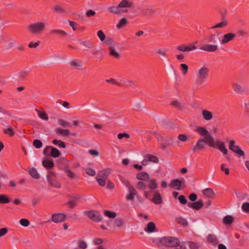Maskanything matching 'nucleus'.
I'll use <instances>...</instances> for the list:
<instances>
[{"label": "nucleus", "mask_w": 249, "mask_h": 249, "mask_svg": "<svg viewBox=\"0 0 249 249\" xmlns=\"http://www.w3.org/2000/svg\"><path fill=\"white\" fill-rule=\"evenodd\" d=\"M205 144H207L212 147H215L216 146L217 148L224 155L228 154V150L226 148L224 142L218 140L215 141L214 138L209 133L204 138H201Z\"/></svg>", "instance_id": "1"}, {"label": "nucleus", "mask_w": 249, "mask_h": 249, "mask_svg": "<svg viewBox=\"0 0 249 249\" xmlns=\"http://www.w3.org/2000/svg\"><path fill=\"white\" fill-rule=\"evenodd\" d=\"M160 243L165 247L170 248H178L180 246L179 240L172 236H164L160 239Z\"/></svg>", "instance_id": "2"}, {"label": "nucleus", "mask_w": 249, "mask_h": 249, "mask_svg": "<svg viewBox=\"0 0 249 249\" xmlns=\"http://www.w3.org/2000/svg\"><path fill=\"white\" fill-rule=\"evenodd\" d=\"M46 23L44 22H36L28 26L27 30L33 35L40 34L46 30Z\"/></svg>", "instance_id": "3"}, {"label": "nucleus", "mask_w": 249, "mask_h": 249, "mask_svg": "<svg viewBox=\"0 0 249 249\" xmlns=\"http://www.w3.org/2000/svg\"><path fill=\"white\" fill-rule=\"evenodd\" d=\"M209 69L203 67L199 69L197 72V78L195 81V84L196 87L201 86L205 82L208 76Z\"/></svg>", "instance_id": "4"}, {"label": "nucleus", "mask_w": 249, "mask_h": 249, "mask_svg": "<svg viewBox=\"0 0 249 249\" xmlns=\"http://www.w3.org/2000/svg\"><path fill=\"white\" fill-rule=\"evenodd\" d=\"M59 160L63 162L65 164L64 170L66 176L71 179L76 178V175L71 170L68 164V160L64 157L60 158L59 159Z\"/></svg>", "instance_id": "5"}, {"label": "nucleus", "mask_w": 249, "mask_h": 249, "mask_svg": "<svg viewBox=\"0 0 249 249\" xmlns=\"http://www.w3.org/2000/svg\"><path fill=\"white\" fill-rule=\"evenodd\" d=\"M86 215L92 221L99 222L102 220L103 217L100 213L94 210L89 211L86 213Z\"/></svg>", "instance_id": "6"}, {"label": "nucleus", "mask_w": 249, "mask_h": 249, "mask_svg": "<svg viewBox=\"0 0 249 249\" xmlns=\"http://www.w3.org/2000/svg\"><path fill=\"white\" fill-rule=\"evenodd\" d=\"M47 178L49 185L54 188H60L61 183L56 180L55 174L54 172L49 171L47 176Z\"/></svg>", "instance_id": "7"}, {"label": "nucleus", "mask_w": 249, "mask_h": 249, "mask_svg": "<svg viewBox=\"0 0 249 249\" xmlns=\"http://www.w3.org/2000/svg\"><path fill=\"white\" fill-rule=\"evenodd\" d=\"M229 149L240 156L242 157L245 155V152L240 148L239 146L235 144V142L234 140L230 141Z\"/></svg>", "instance_id": "8"}, {"label": "nucleus", "mask_w": 249, "mask_h": 249, "mask_svg": "<svg viewBox=\"0 0 249 249\" xmlns=\"http://www.w3.org/2000/svg\"><path fill=\"white\" fill-rule=\"evenodd\" d=\"M159 161V158L156 156L151 154H146L143 157V159L142 161V164L143 166H146L148 165L149 162L157 163Z\"/></svg>", "instance_id": "9"}, {"label": "nucleus", "mask_w": 249, "mask_h": 249, "mask_svg": "<svg viewBox=\"0 0 249 249\" xmlns=\"http://www.w3.org/2000/svg\"><path fill=\"white\" fill-rule=\"evenodd\" d=\"M206 148V144L202 139L199 138L196 142L195 145L192 148L193 153H196L204 150Z\"/></svg>", "instance_id": "10"}, {"label": "nucleus", "mask_w": 249, "mask_h": 249, "mask_svg": "<svg viewBox=\"0 0 249 249\" xmlns=\"http://www.w3.org/2000/svg\"><path fill=\"white\" fill-rule=\"evenodd\" d=\"M177 50L182 52H190L197 49L196 46L193 44H190L188 45L181 44L177 46Z\"/></svg>", "instance_id": "11"}, {"label": "nucleus", "mask_w": 249, "mask_h": 249, "mask_svg": "<svg viewBox=\"0 0 249 249\" xmlns=\"http://www.w3.org/2000/svg\"><path fill=\"white\" fill-rule=\"evenodd\" d=\"M66 216L62 213H54L52 215L51 220L55 223L62 222L65 220Z\"/></svg>", "instance_id": "12"}, {"label": "nucleus", "mask_w": 249, "mask_h": 249, "mask_svg": "<svg viewBox=\"0 0 249 249\" xmlns=\"http://www.w3.org/2000/svg\"><path fill=\"white\" fill-rule=\"evenodd\" d=\"M218 45L217 44H205L200 47L201 50L208 52H213L218 50Z\"/></svg>", "instance_id": "13"}, {"label": "nucleus", "mask_w": 249, "mask_h": 249, "mask_svg": "<svg viewBox=\"0 0 249 249\" xmlns=\"http://www.w3.org/2000/svg\"><path fill=\"white\" fill-rule=\"evenodd\" d=\"M236 35L233 33H228L223 35L221 40L222 44H226L234 39Z\"/></svg>", "instance_id": "14"}, {"label": "nucleus", "mask_w": 249, "mask_h": 249, "mask_svg": "<svg viewBox=\"0 0 249 249\" xmlns=\"http://www.w3.org/2000/svg\"><path fill=\"white\" fill-rule=\"evenodd\" d=\"M203 206L204 203L203 202L202 200L201 199H199L196 202L189 203L188 204V207L196 210H198L200 209L203 207Z\"/></svg>", "instance_id": "15"}, {"label": "nucleus", "mask_w": 249, "mask_h": 249, "mask_svg": "<svg viewBox=\"0 0 249 249\" xmlns=\"http://www.w3.org/2000/svg\"><path fill=\"white\" fill-rule=\"evenodd\" d=\"M118 4L121 9L134 7V2L131 0H122Z\"/></svg>", "instance_id": "16"}, {"label": "nucleus", "mask_w": 249, "mask_h": 249, "mask_svg": "<svg viewBox=\"0 0 249 249\" xmlns=\"http://www.w3.org/2000/svg\"><path fill=\"white\" fill-rule=\"evenodd\" d=\"M207 241L213 246H216L219 242L218 238L213 234H209L207 237Z\"/></svg>", "instance_id": "17"}, {"label": "nucleus", "mask_w": 249, "mask_h": 249, "mask_svg": "<svg viewBox=\"0 0 249 249\" xmlns=\"http://www.w3.org/2000/svg\"><path fill=\"white\" fill-rule=\"evenodd\" d=\"M108 10L110 13L117 15L121 14L122 12H127V10H122L120 7H119V4L117 6H112L109 7L108 8Z\"/></svg>", "instance_id": "18"}, {"label": "nucleus", "mask_w": 249, "mask_h": 249, "mask_svg": "<svg viewBox=\"0 0 249 249\" xmlns=\"http://www.w3.org/2000/svg\"><path fill=\"white\" fill-rule=\"evenodd\" d=\"M201 113L203 119L205 121H210L213 118V113L208 110L203 109Z\"/></svg>", "instance_id": "19"}, {"label": "nucleus", "mask_w": 249, "mask_h": 249, "mask_svg": "<svg viewBox=\"0 0 249 249\" xmlns=\"http://www.w3.org/2000/svg\"><path fill=\"white\" fill-rule=\"evenodd\" d=\"M151 201L155 204H160L162 203V199L161 195L159 192H156L154 194L153 198Z\"/></svg>", "instance_id": "20"}, {"label": "nucleus", "mask_w": 249, "mask_h": 249, "mask_svg": "<svg viewBox=\"0 0 249 249\" xmlns=\"http://www.w3.org/2000/svg\"><path fill=\"white\" fill-rule=\"evenodd\" d=\"M111 173V169L110 168H106L102 171L98 172L97 176L104 178L107 179Z\"/></svg>", "instance_id": "21"}, {"label": "nucleus", "mask_w": 249, "mask_h": 249, "mask_svg": "<svg viewBox=\"0 0 249 249\" xmlns=\"http://www.w3.org/2000/svg\"><path fill=\"white\" fill-rule=\"evenodd\" d=\"M141 11L142 15L147 17H150L156 12V11L153 9L147 8H142Z\"/></svg>", "instance_id": "22"}, {"label": "nucleus", "mask_w": 249, "mask_h": 249, "mask_svg": "<svg viewBox=\"0 0 249 249\" xmlns=\"http://www.w3.org/2000/svg\"><path fill=\"white\" fill-rule=\"evenodd\" d=\"M202 194L205 196L210 198H214L215 196V193L212 188H206L203 190Z\"/></svg>", "instance_id": "23"}, {"label": "nucleus", "mask_w": 249, "mask_h": 249, "mask_svg": "<svg viewBox=\"0 0 249 249\" xmlns=\"http://www.w3.org/2000/svg\"><path fill=\"white\" fill-rule=\"evenodd\" d=\"M54 131L57 135H60L62 136H68L70 135L71 132L68 129L56 128Z\"/></svg>", "instance_id": "24"}, {"label": "nucleus", "mask_w": 249, "mask_h": 249, "mask_svg": "<svg viewBox=\"0 0 249 249\" xmlns=\"http://www.w3.org/2000/svg\"><path fill=\"white\" fill-rule=\"evenodd\" d=\"M70 66L74 69L78 70H83L84 68L81 62L76 60H73L70 63Z\"/></svg>", "instance_id": "25"}, {"label": "nucleus", "mask_w": 249, "mask_h": 249, "mask_svg": "<svg viewBox=\"0 0 249 249\" xmlns=\"http://www.w3.org/2000/svg\"><path fill=\"white\" fill-rule=\"evenodd\" d=\"M149 177V174L145 172H140L136 175V178L140 180H146Z\"/></svg>", "instance_id": "26"}, {"label": "nucleus", "mask_w": 249, "mask_h": 249, "mask_svg": "<svg viewBox=\"0 0 249 249\" xmlns=\"http://www.w3.org/2000/svg\"><path fill=\"white\" fill-rule=\"evenodd\" d=\"M28 173L34 178L37 179L40 178V175L35 168H30L28 170Z\"/></svg>", "instance_id": "27"}, {"label": "nucleus", "mask_w": 249, "mask_h": 249, "mask_svg": "<svg viewBox=\"0 0 249 249\" xmlns=\"http://www.w3.org/2000/svg\"><path fill=\"white\" fill-rule=\"evenodd\" d=\"M51 34H57L60 37H64L67 36V33L64 30L60 29H52L50 31Z\"/></svg>", "instance_id": "28"}, {"label": "nucleus", "mask_w": 249, "mask_h": 249, "mask_svg": "<svg viewBox=\"0 0 249 249\" xmlns=\"http://www.w3.org/2000/svg\"><path fill=\"white\" fill-rule=\"evenodd\" d=\"M181 184V181L178 179H175L171 181L170 185L172 188H174L177 190H180Z\"/></svg>", "instance_id": "29"}, {"label": "nucleus", "mask_w": 249, "mask_h": 249, "mask_svg": "<svg viewBox=\"0 0 249 249\" xmlns=\"http://www.w3.org/2000/svg\"><path fill=\"white\" fill-rule=\"evenodd\" d=\"M128 21L126 18H123L119 20L118 23L116 25V27L118 29H121L126 26L128 24Z\"/></svg>", "instance_id": "30"}, {"label": "nucleus", "mask_w": 249, "mask_h": 249, "mask_svg": "<svg viewBox=\"0 0 249 249\" xmlns=\"http://www.w3.org/2000/svg\"><path fill=\"white\" fill-rule=\"evenodd\" d=\"M109 51V54L115 58L119 59L121 57V54L115 50V48L113 46H109L108 47Z\"/></svg>", "instance_id": "31"}, {"label": "nucleus", "mask_w": 249, "mask_h": 249, "mask_svg": "<svg viewBox=\"0 0 249 249\" xmlns=\"http://www.w3.org/2000/svg\"><path fill=\"white\" fill-rule=\"evenodd\" d=\"M196 131L201 136L205 137L209 134V131L207 129L206 127L203 126L198 127L196 129Z\"/></svg>", "instance_id": "32"}, {"label": "nucleus", "mask_w": 249, "mask_h": 249, "mask_svg": "<svg viewBox=\"0 0 249 249\" xmlns=\"http://www.w3.org/2000/svg\"><path fill=\"white\" fill-rule=\"evenodd\" d=\"M170 105L180 110H183L184 108L183 105L178 100H173L170 102Z\"/></svg>", "instance_id": "33"}, {"label": "nucleus", "mask_w": 249, "mask_h": 249, "mask_svg": "<svg viewBox=\"0 0 249 249\" xmlns=\"http://www.w3.org/2000/svg\"><path fill=\"white\" fill-rule=\"evenodd\" d=\"M166 70L170 76L174 77L176 75V70L172 64L169 63L166 65Z\"/></svg>", "instance_id": "34"}, {"label": "nucleus", "mask_w": 249, "mask_h": 249, "mask_svg": "<svg viewBox=\"0 0 249 249\" xmlns=\"http://www.w3.org/2000/svg\"><path fill=\"white\" fill-rule=\"evenodd\" d=\"M148 187L151 190H154L158 188L157 181L155 179L149 178L148 182Z\"/></svg>", "instance_id": "35"}, {"label": "nucleus", "mask_w": 249, "mask_h": 249, "mask_svg": "<svg viewBox=\"0 0 249 249\" xmlns=\"http://www.w3.org/2000/svg\"><path fill=\"white\" fill-rule=\"evenodd\" d=\"M232 87L234 91L237 93H241L244 91V88L243 86L238 83H234L232 84Z\"/></svg>", "instance_id": "36"}, {"label": "nucleus", "mask_w": 249, "mask_h": 249, "mask_svg": "<svg viewBox=\"0 0 249 249\" xmlns=\"http://www.w3.org/2000/svg\"><path fill=\"white\" fill-rule=\"evenodd\" d=\"M42 165L47 169H51L54 166V163L52 160H44L42 162Z\"/></svg>", "instance_id": "37"}, {"label": "nucleus", "mask_w": 249, "mask_h": 249, "mask_svg": "<svg viewBox=\"0 0 249 249\" xmlns=\"http://www.w3.org/2000/svg\"><path fill=\"white\" fill-rule=\"evenodd\" d=\"M187 245L190 249H200L201 245L199 243L193 241L187 242Z\"/></svg>", "instance_id": "38"}, {"label": "nucleus", "mask_w": 249, "mask_h": 249, "mask_svg": "<svg viewBox=\"0 0 249 249\" xmlns=\"http://www.w3.org/2000/svg\"><path fill=\"white\" fill-rule=\"evenodd\" d=\"M155 229L156 225L155 223L153 222H150L148 223L145 231L147 232L151 233L155 231Z\"/></svg>", "instance_id": "39"}, {"label": "nucleus", "mask_w": 249, "mask_h": 249, "mask_svg": "<svg viewBox=\"0 0 249 249\" xmlns=\"http://www.w3.org/2000/svg\"><path fill=\"white\" fill-rule=\"evenodd\" d=\"M60 155V152L55 147L52 146L51 151V156L54 158H58Z\"/></svg>", "instance_id": "40"}, {"label": "nucleus", "mask_w": 249, "mask_h": 249, "mask_svg": "<svg viewBox=\"0 0 249 249\" xmlns=\"http://www.w3.org/2000/svg\"><path fill=\"white\" fill-rule=\"evenodd\" d=\"M234 220L233 217L231 215H227L223 219V222L225 225L231 224Z\"/></svg>", "instance_id": "41"}, {"label": "nucleus", "mask_w": 249, "mask_h": 249, "mask_svg": "<svg viewBox=\"0 0 249 249\" xmlns=\"http://www.w3.org/2000/svg\"><path fill=\"white\" fill-rule=\"evenodd\" d=\"M36 111L37 112L38 117L44 120L47 121L49 119L47 114L44 111H40L36 109Z\"/></svg>", "instance_id": "42"}, {"label": "nucleus", "mask_w": 249, "mask_h": 249, "mask_svg": "<svg viewBox=\"0 0 249 249\" xmlns=\"http://www.w3.org/2000/svg\"><path fill=\"white\" fill-rule=\"evenodd\" d=\"M124 223V219L122 218H118L114 221V226L115 227H120Z\"/></svg>", "instance_id": "43"}, {"label": "nucleus", "mask_w": 249, "mask_h": 249, "mask_svg": "<svg viewBox=\"0 0 249 249\" xmlns=\"http://www.w3.org/2000/svg\"><path fill=\"white\" fill-rule=\"evenodd\" d=\"M104 213L105 215L110 218H114L117 216V213L115 212L108 210H105Z\"/></svg>", "instance_id": "44"}, {"label": "nucleus", "mask_w": 249, "mask_h": 249, "mask_svg": "<svg viewBox=\"0 0 249 249\" xmlns=\"http://www.w3.org/2000/svg\"><path fill=\"white\" fill-rule=\"evenodd\" d=\"M227 25H228V21L226 20H224L222 21H221V22L212 27L211 28V29L224 28V27H226Z\"/></svg>", "instance_id": "45"}, {"label": "nucleus", "mask_w": 249, "mask_h": 249, "mask_svg": "<svg viewBox=\"0 0 249 249\" xmlns=\"http://www.w3.org/2000/svg\"><path fill=\"white\" fill-rule=\"evenodd\" d=\"M10 202V199L7 196L3 194H0V203L6 204Z\"/></svg>", "instance_id": "46"}, {"label": "nucleus", "mask_w": 249, "mask_h": 249, "mask_svg": "<svg viewBox=\"0 0 249 249\" xmlns=\"http://www.w3.org/2000/svg\"><path fill=\"white\" fill-rule=\"evenodd\" d=\"M52 143L54 145H58L59 147L65 148L66 147L65 143L60 140L54 139L52 141Z\"/></svg>", "instance_id": "47"}, {"label": "nucleus", "mask_w": 249, "mask_h": 249, "mask_svg": "<svg viewBox=\"0 0 249 249\" xmlns=\"http://www.w3.org/2000/svg\"><path fill=\"white\" fill-rule=\"evenodd\" d=\"M54 11L55 12L59 13H66V10L61 6L59 5H55L53 7Z\"/></svg>", "instance_id": "48"}, {"label": "nucleus", "mask_w": 249, "mask_h": 249, "mask_svg": "<svg viewBox=\"0 0 249 249\" xmlns=\"http://www.w3.org/2000/svg\"><path fill=\"white\" fill-rule=\"evenodd\" d=\"M3 131L5 134H8L11 137L15 135L13 128L11 126L9 127L7 129H3Z\"/></svg>", "instance_id": "49"}, {"label": "nucleus", "mask_w": 249, "mask_h": 249, "mask_svg": "<svg viewBox=\"0 0 249 249\" xmlns=\"http://www.w3.org/2000/svg\"><path fill=\"white\" fill-rule=\"evenodd\" d=\"M146 184L145 182L143 181H139L137 183L136 187L138 190H144L146 189Z\"/></svg>", "instance_id": "50"}, {"label": "nucleus", "mask_w": 249, "mask_h": 249, "mask_svg": "<svg viewBox=\"0 0 249 249\" xmlns=\"http://www.w3.org/2000/svg\"><path fill=\"white\" fill-rule=\"evenodd\" d=\"M78 246L80 249H86L88 248V244L86 241L80 240L78 242Z\"/></svg>", "instance_id": "51"}, {"label": "nucleus", "mask_w": 249, "mask_h": 249, "mask_svg": "<svg viewBox=\"0 0 249 249\" xmlns=\"http://www.w3.org/2000/svg\"><path fill=\"white\" fill-rule=\"evenodd\" d=\"M156 52L158 55L166 57L168 55L167 51L163 49H158Z\"/></svg>", "instance_id": "52"}, {"label": "nucleus", "mask_w": 249, "mask_h": 249, "mask_svg": "<svg viewBox=\"0 0 249 249\" xmlns=\"http://www.w3.org/2000/svg\"><path fill=\"white\" fill-rule=\"evenodd\" d=\"M180 69L183 75H186L188 72L189 68L185 64H181L180 65Z\"/></svg>", "instance_id": "53"}, {"label": "nucleus", "mask_w": 249, "mask_h": 249, "mask_svg": "<svg viewBox=\"0 0 249 249\" xmlns=\"http://www.w3.org/2000/svg\"><path fill=\"white\" fill-rule=\"evenodd\" d=\"M52 146H47L43 150V154L46 156H51Z\"/></svg>", "instance_id": "54"}, {"label": "nucleus", "mask_w": 249, "mask_h": 249, "mask_svg": "<svg viewBox=\"0 0 249 249\" xmlns=\"http://www.w3.org/2000/svg\"><path fill=\"white\" fill-rule=\"evenodd\" d=\"M106 179L98 176L96 177V180L101 186H104L106 185Z\"/></svg>", "instance_id": "55"}, {"label": "nucleus", "mask_w": 249, "mask_h": 249, "mask_svg": "<svg viewBox=\"0 0 249 249\" xmlns=\"http://www.w3.org/2000/svg\"><path fill=\"white\" fill-rule=\"evenodd\" d=\"M216 35L215 34H212L209 36L207 38V40L208 42H212L213 43V44H215Z\"/></svg>", "instance_id": "56"}, {"label": "nucleus", "mask_w": 249, "mask_h": 249, "mask_svg": "<svg viewBox=\"0 0 249 249\" xmlns=\"http://www.w3.org/2000/svg\"><path fill=\"white\" fill-rule=\"evenodd\" d=\"M33 144L36 148H40L42 146V142L40 140L37 139L33 141Z\"/></svg>", "instance_id": "57"}, {"label": "nucleus", "mask_w": 249, "mask_h": 249, "mask_svg": "<svg viewBox=\"0 0 249 249\" xmlns=\"http://www.w3.org/2000/svg\"><path fill=\"white\" fill-rule=\"evenodd\" d=\"M97 36L101 41H104L106 39V35L102 30H99L97 32Z\"/></svg>", "instance_id": "58"}, {"label": "nucleus", "mask_w": 249, "mask_h": 249, "mask_svg": "<svg viewBox=\"0 0 249 249\" xmlns=\"http://www.w3.org/2000/svg\"><path fill=\"white\" fill-rule=\"evenodd\" d=\"M178 139L181 142H185L188 140V138L186 134H181L178 135Z\"/></svg>", "instance_id": "59"}, {"label": "nucleus", "mask_w": 249, "mask_h": 249, "mask_svg": "<svg viewBox=\"0 0 249 249\" xmlns=\"http://www.w3.org/2000/svg\"><path fill=\"white\" fill-rule=\"evenodd\" d=\"M58 123L60 125L63 127H69L70 126V124L69 122H67L63 119H59L58 120Z\"/></svg>", "instance_id": "60"}, {"label": "nucleus", "mask_w": 249, "mask_h": 249, "mask_svg": "<svg viewBox=\"0 0 249 249\" xmlns=\"http://www.w3.org/2000/svg\"><path fill=\"white\" fill-rule=\"evenodd\" d=\"M242 209L244 212L249 213V202L243 203L242 205Z\"/></svg>", "instance_id": "61"}, {"label": "nucleus", "mask_w": 249, "mask_h": 249, "mask_svg": "<svg viewBox=\"0 0 249 249\" xmlns=\"http://www.w3.org/2000/svg\"><path fill=\"white\" fill-rule=\"evenodd\" d=\"M19 223L23 227H28L30 224V222L28 219L23 218L20 220Z\"/></svg>", "instance_id": "62"}, {"label": "nucleus", "mask_w": 249, "mask_h": 249, "mask_svg": "<svg viewBox=\"0 0 249 249\" xmlns=\"http://www.w3.org/2000/svg\"><path fill=\"white\" fill-rule=\"evenodd\" d=\"M82 44L88 49H91L93 47V43L89 41H84L82 42Z\"/></svg>", "instance_id": "63"}, {"label": "nucleus", "mask_w": 249, "mask_h": 249, "mask_svg": "<svg viewBox=\"0 0 249 249\" xmlns=\"http://www.w3.org/2000/svg\"><path fill=\"white\" fill-rule=\"evenodd\" d=\"M178 199L179 202L182 205H185L187 202V199L186 198L185 196L183 195L179 196H178Z\"/></svg>", "instance_id": "64"}]
</instances>
